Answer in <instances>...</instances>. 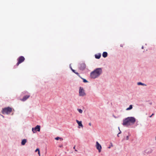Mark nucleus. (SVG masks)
<instances>
[{
	"label": "nucleus",
	"instance_id": "obj_8",
	"mask_svg": "<svg viewBox=\"0 0 156 156\" xmlns=\"http://www.w3.org/2000/svg\"><path fill=\"white\" fill-rule=\"evenodd\" d=\"M152 152V150L151 148H150L146 149L145 151V153L147 154H148L151 153Z\"/></svg>",
	"mask_w": 156,
	"mask_h": 156
},
{
	"label": "nucleus",
	"instance_id": "obj_25",
	"mask_svg": "<svg viewBox=\"0 0 156 156\" xmlns=\"http://www.w3.org/2000/svg\"><path fill=\"white\" fill-rule=\"evenodd\" d=\"M72 71H73V73H75V72H76L75 71V70H74V69H72Z\"/></svg>",
	"mask_w": 156,
	"mask_h": 156
},
{
	"label": "nucleus",
	"instance_id": "obj_13",
	"mask_svg": "<svg viewBox=\"0 0 156 156\" xmlns=\"http://www.w3.org/2000/svg\"><path fill=\"white\" fill-rule=\"evenodd\" d=\"M95 56L96 58L97 59H99L101 57V55L99 54H98L95 55Z\"/></svg>",
	"mask_w": 156,
	"mask_h": 156
},
{
	"label": "nucleus",
	"instance_id": "obj_33",
	"mask_svg": "<svg viewBox=\"0 0 156 156\" xmlns=\"http://www.w3.org/2000/svg\"><path fill=\"white\" fill-rule=\"evenodd\" d=\"M142 48H143V46L142 47Z\"/></svg>",
	"mask_w": 156,
	"mask_h": 156
},
{
	"label": "nucleus",
	"instance_id": "obj_23",
	"mask_svg": "<svg viewBox=\"0 0 156 156\" xmlns=\"http://www.w3.org/2000/svg\"><path fill=\"white\" fill-rule=\"evenodd\" d=\"M40 151L39 150V149H38V148H37L36 150L35 151V152H37V151H38H38Z\"/></svg>",
	"mask_w": 156,
	"mask_h": 156
},
{
	"label": "nucleus",
	"instance_id": "obj_6",
	"mask_svg": "<svg viewBox=\"0 0 156 156\" xmlns=\"http://www.w3.org/2000/svg\"><path fill=\"white\" fill-rule=\"evenodd\" d=\"M95 146L97 149L98 151L99 152H100L101 151L102 147L101 145L98 141L96 142Z\"/></svg>",
	"mask_w": 156,
	"mask_h": 156
},
{
	"label": "nucleus",
	"instance_id": "obj_19",
	"mask_svg": "<svg viewBox=\"0 0 156 156\" xmlns=\"http://www.w3.org/2000/svg\"><path fill=\"white\" fill-rule=\"evenodd\" d=\"M113 147V144H112V143H110V146L109 147H108V148L109 149H110L111 148V147Z\"/></svg>",
	"mask_w": 156,
	"mask_h": 156
},
{
	"label": "nucleus",
	"instance_id": "obj_22",
	"mask_svg": "<svg viewBox=\"0 0 156 156\" xmlns=\"http://www.w3.org/2000/svg\"><path fill=\"white\" fill-rule=\"evenodd\" d=\"M75 73L76 74H77L80 77V75L79 73H78L76 72Z\"/></svg>",
	"mask_w": 156,
	"mask_h": 156
},
{
	"label": "nucleus",
	"instance_id": "obj_31",
	"mask_svg": "<svg viewBox=\"0 0 156 156\" xmlns=\"http://www.w3.org/2000/svg\"><path fill=\"white\" fill-rule=\"evenodd\" d=\"M11 111H12V108H10V112H11Z\"/></svg>",
	"mask_w": 156,
	"mask_h": 156
},
{
	"label": "nucleus",
	"instance_id": "obj_11",
	"mask_svg": "<svg viewBox=\"0 0 156 156\" xmlns=\"http://www.w3.org/2000/svg\"><path fill=\"white\" fill-rule=\"evenodd\" d=\"M27 142V140L26 139H24L22 140L21 144L22 145H24Z\"/></svg>",
	"mask_w": 156,
	"mask_h": 156
},
{
	"label": "nucleus",
	"instance_id": "obj_30",
	"mask_svg": "<svg viewBox=\"0 0 156 156\" xmlns=\"http://www.w3.org/2000/svg\"><path fill=\"white\" fill-rule=\"evenodd\" d=\"M75 147H76V146H75L73 147V148L74 149H75H75H75Z\"/></svg>",
	"mask_w": 156,
	"mask_h": 156
},
{
	"label": "nucleus",
	"instance_id": "obj_3",
	"mask_svg": "<svg viewBox=\"0 0 156 156\" xmlns=\"http://www.w3.org/2000/svg\"><path fill=\"white\" fill-rule=\"evenodd\" d=\"M2 113L3 114H8L10 113V107H8L3 108L2 111Z\"/></svg>",
	"mask_w": 156,
	"mask_h": 156
},
{
	"label": "nucleus",
	"instance_id": "obj_26",
	"mask_svg": "<svg viewBox=\"0 0 156 156\" xmlns=\"http://www.w3.org/2000/svg\"><path fill=\"white\" fill-rule=\"evenodd\" d=\"M129 139V136H126V139L127 140H128Z\"/></svg>",
	"mask_w": 156,
	"mask_h": 156
},
{
	"label": "nucleus",
	"instance_id": "obj_4",
	"mask_svg": "<svg viewBox=\"0 0 156 156\" xmlns=\"http://www.w3.org/2000/svg\"><path fill=\"white\" fill-rule=\"evenodd\" d=\"M25 58L23 56H20L17 59L18 62L16 64L17 66H18L19 64L23 62L25 60Z\"/></svg>",
	"mask_w": 156,
	"mask_h": 156
},
{
	"label": "nucleus",
	"instance_id": "obj_34",
	"mask_svg": "<svg viewBox=\"0 0 156 156\" xmlns=\"http://www.w3.org/2000/svg\"><path fill=\"white\" fill-rule=\"evenodd\" d=\"M120 133H121V132L119 133V134H120Z\"/></svg>",
	"mask_w": 156,
	"mask_h": 156
},
{
	"label": "nucleus",
	"instance_id": "obj_16",
	"mask_svg": "<svg viewBox=\"0 0 156 156\" xmlns=\"http://www.w3.org/2000/svg\"><path fill=\"white\" fill-rule=\"evenodd\" d=\"M77 110L80 113H82L83 112V111L82 109H78Z\"/></svg>",
	"mask_w": 156,
	"mask_h": 156
},
{
	"label": "nucleus",
	"instance_id": "obj_17",
	"mask_svg": "<svg viewBox=\"0 0 156 156\" xmlns=\"http://www.w3.org/2000/svg\"><path fill=\"white\" fill-rule=\"evenodd\" d=\"M81 78L83 80V81L84 83L88 82V81L87 80H86V79H83V78Z\"/></svg>",
	"mask_w": 156,
	"mask_h": 156
},
{
	"label": "nucleus",
	"instance_id": "obj_1",
	"mask_svg": "<svg viewBox=\"0 0 156 156\" xmlns=\"http://www.w3.org/2000/svg\"><path fill=\"white\" fill-rule=\"evenodd\" d=\"M136 121V119L133 117H128L123 121V125L124 126H128L133 124Z\"/></svg>",
	"mask_w": 156,
	"mask_h": 156
},
{
	"label": "nucleus",
	"instance_id": "obj_12",
	"mask_svg": "<svg viewBox=\"0 0 156 156\" xmlns=\"http://www.w3.org/2000/svg\"><path fill=\"white\" fill-rule=\"evenodd\" d=\"M108 53L106 52H104L102 54V56L104 58H106L107 56Z\"/></svg>",
	"mask_w": 156,
	"mask_h": 156
},
{
	"label": "nucleus",
	"instance_id": "obj_27",
	"mask_svg": "<svg viewBox=\"0 0 156 156\" xmlns=\"http://www.w3.org/2000/svg\"><path fill=\"white\" fill-rule=\"evenodd\" d=\"M154 115V114H153H153H152V115H151V116H150V118H151V117H152V115Z\"/></svg>",
	"mask_w": 156,
	"mask_h": 156
},
{
	"label": "nucleus",
	"instance_id": "obj_28",
	"mask_svg": "<svg viewBox=\"0 0 156 156\" xmlns=\"http://www.w3.org/2000/svg\"><path fill=\"white\" fill-rule=\"evenodd\" d=\"M89 125L90 126H91V123L90 122V123H89Z\"/></svg>",
	"mask_w": 156,
	"mask_h": 156
},
{
	"label": "nucleus",
	"instance_id": "obj_18",
	"mask_svg": "<svg viewBox=\"0 0 156 156\" xmlns=\"http://www.w3.org/2000/svg\"><path fill=\"white\" fill-rule=\"evenodd\" d=\"M55 140H58L59 139H61L62 140H63L62 139V138H60L59 137H56V138H55Z\"/></svg>",
	"mask_w": 156,
	"mask_h": 156
},
{
	"label": "nucleus",
	"instance_id": "obj_32",
	"mask_svg": "<svg viewBox=\"0 0 156 156\" xmlns=\"http://www.w3.org/2000/svg\"><path fill=\"white\" fill-rule=\"evenodd\" d=\"M75 151H77L76 150V149H75Z\"/></svg>",
	"mask_w": 156,
	"mask_h": 156
},
{
	"label": "nucleus",
	"instance_id": "obj_24",
	"mask_svg": "<svg viewBox=\"0 0 156 156\" xmlns=\"http://www.w3.org/2000/svg\"><path fill=\"white\" fill-rule=\"evenodd\" d=\"M38 154L39 156H41L40 151H39L38 152Z\"/></svg>",
	"mask_w": 156,
	"mask_h": 156
},
{
	"label": "nucleus",
	"instance_id": "obj_9",
	"mask_svg": "<svg viewBox=\"0 0 156 156\" xmlns=\"http://www.w3.org/2000/svg\"><path fill=\"white\" fill-rule=\"evenodd\" d=\"M86 67V65L84 63H82L80 64V69L83 70H84Z\"/></svg>",
	"mask_w": 156,
	"mask_h": 156
},
{
	"label": "nucleus",
	"instance_id": "obj_29",
	"mask_svg": "<svg viewBox=\"0 0 156 156\" xmlns=\"http://www.w3.org/2000/svg\"><path fill=\"white\" fill-rule=\"evenodd\" d=\"M59 147H62V145H61L59 146Z\"/></svg>",
	"mask_w": 156,
	"mask_h": 156
},
{
	"label": "nucleus",
	"instance_id": "obj_7",
	"mask_svg": "<svg viewBox=\"0 0 156 156\" xmlns=\"http://www.w3.org/2000/svg\"><path fill=\"white\" fill-rule=\"evenodd\" d=\"M79 93L80 96H83L85 95L84 90L83 87H80Z\"/></svg>",
	"mask_w": 156,
	"mask_h": 156
},
{
	"label": "nucleus",
	"instance_id": "obj_21",
	"mask_svg": "<svg viewBox=\"0 0 156 156\" xmlns=\"http://www.w3.org/2000/svg\"><path fill=\"white\" fill-rule=\"evenodd\" d=\"M30 96L29 94L27 95L26 96H25V97L24 98H29L30 97Z\"/></svg>",
	"mask_w": 156,
	"mask_h": 156
},
{
	"label": "nucleus",
	"instance_id": "obj_15",
	"mask_svg": "<svg viewBox=\"0 0 156 156\" xmlns=\"http://www.w3.org/2000/svg\"><path fill=\"white\" fill-rule=\"evenodd\" d=\"M137 84L138 85H145L146 86V85L144 84V83H143L141 82H138L137 83Z\"/></svg>",
	"mask_w": 156,
	"mask_h": 156
},
{
	"label": "nucleus",
	"instance_id": "obj_14",
	"mask_svg": "<svg viewBox=\"0 0 156 156\" xmlns=\"http://www.w3.org/2000/svg\"><path fill=\"white\" fill-rule=\"evenodd\" d=\"M132 105H130L129 107L126 108V110H130L132 108Z\"/></svg>",
	"mask_w": 156,
	"mask_h": 156
},
{
	"label": "nucleus",
	"instance_id": "obj_20",
	"mask_svg": "<svg viewBox=\"0 0 156 156\" xmlns=\"http://www.w3.org/2000/svg\"><path fill=\"white\" fill-rule=\"evenodd\" d=\"M27 98H23L21 99V100L22 101H25L27 100Z\"/></svg>",
	"mask_w": 156,
	"mask_h": 156
},
{
	"label": "nucleus",
	"instance_id": "obj_2",
	"mask_svg": "<svg viewBox=\"0 0 156 156\" xmlns=\"http://www.w3.org/2000/svg\"><path fill=\"white\" fill-rule=\"evenodd\" d=\"M102 73V68H98L91 73L90 76L92 78L95 79L99 76Z\"/></svg>",
	"mask_w": 156,
	"mask_h": 156
},
{
	"label": "nucleus",
	"instance_id": "obj_5",
	"mask_svg": "<svg viewBox=\"0 0 156 156\" xmlns=\"http://www.w3.org/2000/svg\"><path fill=\"white\" fill-rule=\"evenodd\" d=\"M40 130V126L39 125H37L35 128H32V131L34 133H36V131L39 132Z\"/></svg>",
	"mask_w": 156,
	"mask_h": 156
},
{
	"label": "nucleus",
	"instance_id": "obj_10",
	"mask_svg": "<svg viewBox=\"0 0 156 156\" xmlns=\"http://www.w3.org/2000/svg\"><path fill=\"white\" fill-rule=\"evenodd\" d=\"M76 122L78 123V124L79 126H80L82 128L83 127V126L82 123L81 121H80L77 120H76Z\"/></svg>",
	"mask_w": 156,
	"mask_h": 156
}]
</instances>
